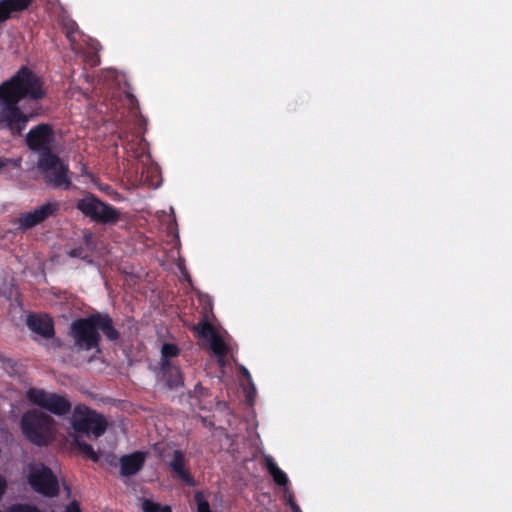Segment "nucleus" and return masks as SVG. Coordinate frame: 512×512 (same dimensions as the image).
<instances>
[{"label":"nucleus","mask_w":512,"mask_h":512,"mask_svg":"<svg viewBox=\"0 0 512 512\" xmlns=\"http://www.w3.org/2000/svg\"><path fill=\"white\" fill-rule=\"evenodd\" d=\"M46 97L44 82L32 69L22 66L9 79L0 83V129L21 136L36 113L27 111L25 103H38Z\"/></svg>","instance_id":"nucleus-1"},{"label":"nucleus","mask_w":512,"mask_h":512,"mask_svg":"<svg viewBox=\"0 0 512 512\" xmlns=\"http://www.w3.org/2000/svg\"><path fill=\"white\" fill-rule=\"evenodd\" d=\"M102 333L107 340L116 342L120 332L116 329L112 317L105 312H94L71 322L68 336L77 351H101Z\"/></svg>","instance_id":"nucleus-2"},{"label":"nucleus","mask_w":512,"mask_h":512,"mask_svg":"<svg viewBox=\"0 0 512 512\" xmlns=\"http://www.w3.org/2000/svg\"><path fill=\"white\" fill-rule=\"evenodd\" d=\"M54 419L37 410H30L23 414L20 426L25 438L37 445L45 446L53 439Z\"/></svg>","instance_id":"nucleus-3"},{"label":"nucleus","mask_w":512,"mask_h":512,"mask_svg":"<svg viewBox=\"0 0 512 512\" xmlns=\"http://www.w3.org/2000/svg\"><path fill=\"white\" fill-rule=\"evenodd\" d=\"M36 167L47 186L53 189L64 190H68L71 187L72 181L69 176V165L57 154H40Z\"/></svg>","instance_id":"nucleus-4"},{"label":"nucleus","mask_w":512,"mask_h":512,"mask_svg":"<svg viewBox=\"0 0 512 512\" xmlns=\"http://www.w3.org/2000/svg\"><path fill=\"white\" fill-rule=\"evenodd\" d=\"M71 424L75 432L94 438L101 437L107 430L106 418L84 404L74 407Z\"/></svg>","instance_id":"nucleus-5"},{"label":"nucleus","mask_w":512,"mask_h":512,"mask_svg":"<svg viewBox=\"0 0 512 512\" xmlns=\"http://www.w3.org/2000/svg\"><path fill=\"white\" fill-rule=\"evenodd\" d=\"M76 208L92 221L102 224H114L120 219V211L111 204L100 200L93 193H87L76 202Z\"/></svg>","instance_id":"nucleus-6"},{"label":"nucleus","mask_w":512,"mask_h":512,"mask_svg":"<svg viewBox=\"0 0 512 512\" xmlns=\"http://www.w3.org/2000/svg\"><path fill=\"white\" fill-rule=\"evenodd\" d=\"M27 400L56 416H65L71 412L72 404L65 396L47 392L44 389L30 388L26 392Z\"/></svg>","instance_id":"nucleus-7"},{"label":"nucleus","mask_w":512,"mask_h":512,"mask_svg":"<svg viewBox=\"0 0 512 512\" xmlns=\"http://www.w3.org/2000/svg\"><path fill=\"white\" fill-rule=\"evenodd\" d=\"M28 483L38 494L54 498L59 494V483L51 468L44 464L29 466Z\"/></svg>","instance_id":"nucleus-8"},{"label":"nucleus","mask_w":512,"mask_h":512,"mask_svg":"<svg viewBox=\"0 0 512 512\" xmlns=\"http://www.w3.org/2000/svg\"><path fill=\"white\" fill-rule=\"evenodd\" d=\"M60 203L58 201H47L32 211L21 213L15 223L18 229L25 232L47 220L55 217L60 211Z\"/></svg>","instance_id":"nucleus-9"},{"label":"nucleus","mask_w":512,"mask_h":512,"mask_svg":"<svg viewBox=\"0 0 512 512\" xmlns=\"http://www.w3.org/2000/svg\"><path fill=\"white\" fill-rule=\"evenodd\" d=\"M55 140L53 127L48 123H40L29 130L25 142L33 152L40 154L53 153L52 144Z\"/></svg>","instance_id":"nucleus-10"},{"label":"nucleus","mask_w":512,"mask_h":512,"mask_svg":"<svg viewBox=\"0 0 512 512\" xmlns=\"http://www.w3.org/2000/svg\"><path fill=\"white\" fill-rule=\"evenodd\" d=\"M26 324L32 332L43 338L49 339L55 335L54 322L48 315L30 314L27 317Z\"/></svg>","instance_id":"nucleus-11"},{"label":"nucleus","mask_w":512,"mask_h":512,"mask_svg":"<svg viewBox=\"0 0 512 512\" xmlns=\"http://www.w3.org/2000/svg\"><path fill=\"white\" fill-rule=\"evenodd\" d=\"M146 460V453L136 451L131 454L123 455L119 459L120 474L122 476H132L142 470Z\"/></svg>","instance_id":"nucleus-12"},{"label":"nucleus","mask_w":512,"mask_h":512,"mask_svg":"<svg viewBox=\"0 0 512 512\" xmlns=\"http://www.w3.org/2000/svg\"><path fill=\"white\" fill-rule=\"evenodd\" d=\"M171 470L188 486H193L195 481L189 470L185 468V456L181 450L173 452V459L169 462Z\"/></svg>","instance_id":"nucleus-13"},{"label":"nucleus","mask_w":512,"mask_h":512,"mask_svg":"<svg viewBox=\"0 0 512 512\" xmlns=\"http://www.w3.org/2000/svg\"><path fill=\"white\" fill-rule=\"evenodd\" d=\"M163 379L167 386L171 389L178 388L183 385V377L179 367L172 364V362H164L160 364Z\"/></svg>","instance_id":"nucleus-14"},{"label":"nucleus","mask_w":512,"mask_h":512,"mask_svg":"<svg viewBox=\"0 0 512 512\" xmlns=\"http://www.w3.org/2000/svg\"><path fill=\"white\" fill-rule=\"evenodd\" d=\"M265 466L277 485L286 486L288 484L289 480L286 473L278 467L271 456L265 457Z\"/></svg>","instance_id":"nucleus-15"},{"label":"nucleus","mask_w":512,"mask_h":512,"mask_svg":"<svg viewBox=\"0 0 512 512\" xmlns=\"http://www.w3.org/2000/svg\"><path fill=\"white\" fill-rule=\"evenodd\" d=\"M193 330L196 332L199 338L205 339L207 341L218 334L214 326L206 319H203L198 324L194 325Z\"/></svg>","instance_id":"nucleus-16"},{"label":"nucleus","mask_w":512,"mask_h":512,"mask_svg":"<svg viewBox=\"0 0 512 512\" xmlns=\"http://www.w3.org/2000/svg\"><path fill=\"white\" fill-rule=\"evenodd\" d=\"M210 349L216 358L226 357L228 353V346L223 338L217 334L209 340Z\"/></svg>","instance_id":"nucleus-17"},{"label":"nucleus","mask_w":512,"mask_h":512,"mask_svg":"<svg viewBox=\"0 0 512 512\" xmlns=\"http://www.w3.org/2000/svg\"><path fill=\"white\" fill-rule=\"evenodd\" d=\"M75 446L84 455L85 458L97 463L100 459L99 454L94 450L92 445L80 440L78 437L74 439Z\"/></svg>","instance_id":"nucleus-18"},{"label":"nucleus","mask_w":512,"mask_h":512,"mask_svg":"<svg viewBox=\"0 0 512 512\" xmlns=\"http://www.w3.org/2000/svg\"><path fill=\"white\" fill-rule=\"evenodd\" d=\"M180 353L178 346L174 343H164L161 348V361L160 364H164V362H171L170 358L177 357Z\"/></svg>","instance_id":"nucleus-19"},{"label":"nucleus","mask_w":512,"mask_h":512,"mask_svg":"<svg viewBox=\"0 0 512 512\" xmlns=\"http://www.w3.org/2000/svg\"><path fill=\"white\" fill-rule=\"evenodd\" d=\"M12 13L22 12L32 4L34 0H3Z\"/></svg>","instance_id":"nucleus-20"},{"label":"nucleus","mask_w":512,"mask_h":512,"mask_svg":"<svg viewBox=\"0 0 512 512\" xmlns=\"http://www.w3.org/2000/svg\"><path fill=\"white\" fill-rule=\"evenodd\" d=\"M142 510L143 512H172L169 506H162L161 504L149 499H145L143 501Z\"/></svg>","instance_id":"nucleus-21"},{"label":"nucleus","mask_w":512,"mask_h":512,"mask_svg":"<svg viewBox=\"0 0 512 512\" xmlns=\"http://www.w3.org/2000/svg\"><path fill=\"white\" fill-rule=\"evenodd\" d=\"M195 501L197 503V512H212L208 501L204 498L202 493L195 494Z\"/></svg>","instance_id":"nucleus-22"},{"label":"nucleus","mask_w":512,"mask_h":512,"mask_svg":"<svg viewBox=\"0 0 512 512\" xmlns=\"http://www.w3.org/2000/svg\"><path fill=\"white\" fill-rule=\"evenodd\" d=\"M8 512H40V510L28 504H14L9 508Z\"/></svg>","instance_id":"nucleus-23"},{"label":"nucleus","mask_w":512,"mask_h":512,"mask_svg":"<svg viewBox=\"0 0 512 512\" xmlns=\"http://www.w3.org/2000/svg\"><path fill=\"white\" fill-rule=\"evenodd\" d=\"M13 13L3 0H0V24L8 20Z\"/></svg>","instance_id":"nucleus-24"},{"label":"nucleus","mask_w":512,"mask_h":512,"mask_svg":"<svg viewBox=\"0 0 512 512\" xmlns=\"http://www.w3.org/2000/svg\"><path fill=\"white\" fill-rule=\"evenodd\" d=\"M69 256L72 258H80L82 260H87L89 255L82 247L73 248L68 252Z\"/></svg>","instance_id":"nucleus-25"},{"label":"nucleus","mask_w":512,"mask_h":512,"mask_svg":"<svg viewBox=\"0 0 512 512\" xmlns=\"http://www.w3.org/2000/svg\"><path fill=\"white\" fill-rule=\"evenodd\" d=\"M207 395H208L207 389L204 388L201 383H197L194 386V389L190 392V397L200 398V397L207 396Z\"/></svg>","instance_id":"nucleus-26"},{"label":"nucleus","mask_w":512,"mask_h":512,"mask_svg":"<svg viewBox=\"0 0 512 512\" xmlns=\"http://www.w3.org/2000/svg\"><path fill=\"white\" fill-rule=\"evenodd\" d=\"M65 512H81V509L79 504L73 501L70 505H68Z\"/></svg>","instance_id":"nucleus-27"},{"label":"nucleus","mask_w":512,"mask_h":512,"mask_svg":"<svg viewBox=\"0 0 512 512\" xmlns=\"http://www.w3.org/2000/svg\"><path fill=\"white\" fill-rule=\"evenodd\" d=\"M289 505L293 512H302L299 505L292 498L289 499Z\"/></svg>","instance_id":"nucleus-28"},{"label":"nucleus","mask_w":512,"mask_h":512,"mask_svg":"<svg viewBox=\"0 0 512 512\" xmlns=\"http://www.w3.org/2000/svg\"><path fill=\"white\" fill-rule=\"evenodd\" d=\"M106 462L109 464V465H116V456L113 455V454H108L106 456Z\"/></svg>","instance_id":"nucleus-29"},{"label":"nucleus","mask_w":512,"mask_h":512,"mask_svg":"<svg viewBox=\"0 0 512 512\" xmlns=\"http://www.w3.org/2000/svg\"><path fill=\"white\" fill-rule=\"evenodd\" d=\"M11 160L7 158H0V169L5 167L8 163H10Z\"/></svg>","instance_id":"nucleus-30"},{"label":"nucleus","mask_w":512,"mask_h":512,"mask_svg":"<svg viewBox=\"0 0 512 512\" xmlns=\"http://www.w3.org/2000/svg\"><path fill=\"white\" fill-rule=\"evenodd\" d=\"M128 98H129L130 103H131V105H132V106H134V105H138V101H137V99L135 98V96H133L132 94H129V95H128Z\"/></svg>","instance_id":"nucleus-31"},{"label":"nucleus","mask_w":512,"mask_h":512,"mask_svg":"<svg viewBox=\"0 0 512 512\" xmlns=\"http://www.w3.org/2000/svg\"><path fill=\"white\" fill-rule=\"evenodd\" d=\"M226 357H221V358H217V362L219 364L220 367H224L226 365V360H225Z\"/></svg>","instance_id":"nucleus-32"},{"label":"nucleus","mask_w":512,"mask_h":512,"mask_svg":"<svg viewBox=\"0 0 512 512\" xmlns=\"http://www.w3.org/2000/svg\"><path fill=\"white\" fill-rule=\"evenodd\" d=\"M243 374L246 376V377H250V374L248 372V370L246 368H243Z\"/></svg>","instance_id":"nucleus-33"},{"label":"nucleus","mask_w":512,"mask_h":512,"mask_svg":"<svg viewBox=\"0 0 512 512\" xmlns=\"http://www.w3.org/2000/svg\"><path fill=\"white\" fill-rule=\"evenodd\" d=\"M119 139H120L121 141H123L124 137H123L122 133L119 135Z\"/></svg>","instance_id":"nucleus-34"}]
</instances>
